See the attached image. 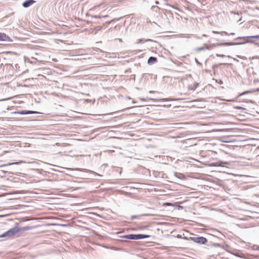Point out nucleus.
I'll return each mask as SVG.
<instances>
[{"instance_id": "6ab92c4d", "label": "nucleus", "mask_w": 259, "mask_h": 259, "mask_svg": "<svg viewBox=\"0 0 259 259\" xmlns=\"http://www.w3.org/2000/svg\"><path fill=\"white\" fill-rule=\"evenodd\" d=\"M183 239L186 240L192 241V239H193V237H188L186 236H183Z\"/></svg>"}, {"instance_id": "9d476101", "label": "nucleus", "mask_w": 259, "mask_h": 259, "mask_svg": "<svg viewBox=\"0 0 259 259\" xmlns=\"http://www.w3.org/2000/svg\"><path fill=\"white\" fill-rule=\"evenodd\" d=\"M257 91H259V88L257 89H252V90L245 91V92L242 93L241 94H240L239 95V97L242 96L247 94L255 93Z\"/></svg>"}, {"instance_id": "6e6552de", "label": "nucleus", "mask_w": 259, "mask_h": 259, "mask_svg": "<svg viewBox=\"0 0 259 259\" xmlns=\"http://www.w3.org/2000/svg\"><path fill=\"white\" fill-rule=\"evenodd\" d=\"M18 114L25 115V114H37L38 113L37 111H32V110H21L18 112Z\"/></svg>"}, {"instance_id": "2eb2a0df", "label": "nucleus", "mask_w": 259, "mask_h": 259, "mask_svg": "<svg viewBox=\"0 0 259 259\" xmlns=\"http://www.w3.org/2000/svg\"><path fill=\"white\" fill-rule=\"evenodd\" d=\"M212 33H215V34H221L222 35H224V34H225V35H229L228 33L226 31L220 32V31H213Z\"/></svg>"}, {"instance_id": "2f4dec72", "label": "nucleus", "mask_w": 259, "mask_h": 259, "mask_svg": "<svg viewBox=\"0 0 259 259\" xmlns=\"http://www.w3.org/2000/svg\"><path fill=\"white\" fill-rule=\"evenodd\" d=\"M220 65H230L231 64L229 63H221Z\"/></svg>"}, {"instance_id": "1a4fd4ad", "label": "nucleus", "mask_w": 259, "mask_h": 259, "mask_svg": "<svg viewBox=\"0 0 259 259\" xmlns=\"http://www.w3.org/2000/svg\"><path fill=\"white\" fill-rule=\"evenodd\" d=\"M33 227L32 226H25V227H19V233H22L25 231L31 230L33 229Z\"/></svg>"}, {"instance_id": "c85d7f7f", "label": "nucleus", "mask_w": 259, "mask_h": 259, "mask_svg": "<svg viewBox=\"0 0 259 259\" xmlns=\"http://www.w3.org/2000/svg\"><path fill=\"white\" fill-rule=\"evenodd\" d=\"M85 22L88 24H91L92 25V20H86Z\"/></svg>"}, {"instance_id": "f257e3e1", "label": "nucleus", "mask_w": 259, "mask_h": 259, "mask_svg": "<svg viewBox=\"0 0 259 259\" xmlns=\"http://www.w3.org/2000/svg\"><path fill=\"white\" fill-rule=\"evenodd\" d=\"M121 238L130 239V240H140L143 239L145 238H147L150 237V235H146V234H127L121 236Z\"/></svg>"}, {"instance_id": "ddd939ff", "label": "nucleus", "mask_w": 259, "mask_h": 259, "mask_svg": "<svg viewBox=\"0 0 259 259\" xmlns=\"http://www.w3.org/2000/svg\"><path fill=\"white\" fill-rule=\"evenodd\" d=\"M0 238H10V237L9 235L8 231L4 232L2 234L0 235Z\"/></svg>"}, {"instance_id": "423d86ee", "label": "nucleus", "mask_w": 259, "mask_h": 259, "mask_svg": "<svg viewBox=\"0 0 259 259\" xmlns=\"http://www.w3.org/2000/svg\"><path fill=\"white\" fill-rule=\"evenodd\" d=\"M35 3V1L34 0H26L22 3V5L23 7L25 8H27L31 6V5H32L33 4H34Z\"/></svg>"}, {"instance_id": "412c9836", "label": "nucleus", "mask_w": 259, "mask_h": 259, "mask_svg": "<svg viewBox=\"0 0 259 259\" xmlns=\"http://www.w3.org/2000/svg\"><path fill=\"white\" fill-rule=\"evenodd\" d=\"M234 108L236 109L246 110L245 108L242 107H241V106H235V107H234Z\"/></svg>"}, {"instance_id": "f8f14e48", "label": "nucleus", "mask_w": 259, "mask_h": 259, "mask_svg": "<svg viewBox=\"0 0 259 259\" xmlns=\"http://www.w3.org/2000/svg\"><path fill=\"white\" fill-rule=\"evenodd\" d=\"M209 49H210L208 45H207L206 44H205L204 47L197 48L195 49V51L196 52H199V51L204 50L205 49L209 50Z\"/></svg>"}, {"instance_id": "b1692460", "label": "nucleus", "mask_w": 259, "mask_h": 259, "mask_svg": "<svg viewBox=\"0 0 259 259\" xmlns=\"http://www.w3.org/2000/svg\"><path fill=\"white\" fill-rule=\"evenodd\" d=\"M237 57L240 58V59H242L243 60H246L247 59V58L245 56H240V55H238L237 56Z\"/></svg>"}, {"instance_id": "39448f33", "label": "nucleus", "mask_w": 259, "mask_h": 259, "mask_svg": "<svg viewBox=\"0 0 259 259\" xmlns=\"http://www.w3.org/2000/svg\"><path fill=\"white\" fill-rule=\"evenodd\" d=\"M0 41L11 42L12 41V40L10 38L9 36L7 35L6 34L3 33H0Z\"/></svg>"}, {"instance_id": "a211bd4d", "label": "nucleus", "mask_w": 259, "mask_h": 259, "mask_svg": "<svg viewBox=\"0 0 259 259\" xmlns=\"http://www.w3.org/2000/svg\"><path fill=\"white\" fill-rule=\"evenodd\" d=\"M210 166H221V164L218 162H212V163H210Z\"/></svg>"}, {"instance_id": "20e7f679", "label": "nucleus", "mask_w": 259, "mask_h": 259, "mask_svg": "<svg viewBox=\"0 0 259 259\" xmlns=\"http://www.w3.org/2000/svg\"><path fill=\"white\" fill-rule=\"evenodd\" d=\"M192 241L199 244H205L207 242V239L203 236L193 237Z\"/></svg>"}, {"instance_id": "c756f323", "label": "nucleus", "mask_w": 259, "mask_h": 259, "mask_svg": "<svg viewBox=\"0 0 259 259\" xmlns=\"http://www.w3.org/2000/svg\"><path fill=\"white\" fill-rule=\"evenodd\" d=\"M92 25H93V24H97L99 23V22L96 21H93V20H92Z\"/></svg>"}, {"instance_id": "5701e85b", "label": "nucleus", "mask_w": 259, "mask_h": 259, "mask_svg": "<svg viewBox=\"0 0 259 259\" xmlns=\"http://www.w3.org/2000/svg\"><path fill=\"white\" fill-rule=\"evenodd\" d=\"M251 38L259 39V34L256 35H251Z\"/></svg>"}, {"instance_id": "393cba45", "label": "nucleus", "mask_w": 259, "mask_h": 259, "mask_svg": "<svg viewBox=\"0 0 259 259\" xmlns=\"http://www.w3.org/2000/svg\"><path fill=\"white\" fill-rule=\"evenodd\" d=\"M94 50L95 51H100L101 53H104V52L103 51L100 50V49H99L98 48H96L95 49H94Z\"/></svg>"}, {"instance_id": "58836bf2", "label": "nucleus", "mask_w": 259, "mask_h": 259, "mask_svg": "<svg viewBox=\"0 0 259 259\" xmlns=\"http://www.w3.org/2000/svg\"><path fill=\"white\" fill-rule=\"evenodd\" d=\"M195 37H196L197 39H201V37H199V36H195Z\"/></svg>"}, {"instance_id": "a19ab883", "label": "nucleus", "mask_w": 259, "mask_h": 259, "mask_svg": "<svg viewBox=\"0 0 259 259\" xmlns=\"http://www.w3.org/2000/svg\"><path fill=\"white\" fill-rule=\"evenodd\" d=\"M227 57H228L229 58H232L233 59V58L231 56H229V55L227 56Z\"/></svg>"}, {"instance_id": "f03ea898", "label": "nucleus", "mask_w": 259, "mask_h": 259, "mask_svg": "<svg viewBox=\"0 0 259 259\" xmlns=\"http://www.w3.org/2000/svg\"><path fill=\"white\" fill-rule=\"evenodd\" d=\"M251 38V36H239L235 38L236 40L242 39L243 40V42H233L234 44L233 46L235 45H240L247 43H251L256 44L255 41L254 40H250Z\"/></svg>"}, {"instance_id": "473e14b6", "label": "nucleus", "mask_w": 259, "mask_h": 259, "mask_svg": "<svg viewBox=\"0 0 259 259\" xmlns=\"http://www.w3.org/2000/svg\"><path fill=\"white\" fill-rule=\"evenodd\" d=\"M177 237L178 238H182L183 239V236L182 235H178Z\"/></svg>"}, {"instance_id": "37998d69", "label": "nucleus", "mask_w": 259, "mask_h": 259, "mask_svg": "<svg viewBox=\"0 0 259 259\" xmlns=\"http://www.w3.org/2000/svg\"><path fill=\"white\" fill-rule=\"evenodd\" d=\"M230 35H235V33H233H233H231L230 34Z\"/></svg>"}, {"instance_id": "aec40b11", "label": "nucleus", "mask_w": 259, "mask_h": 259, "mask_svg": "<svg viewBox=\"0 0 259 259\" xmlns=\"http://www.w3.org/2000/svg\"><path fill=\"white\" fill-rule=\"evenodd\" d=\"M151 9L153 11H157V10H160V8L157 7V6H152L151 7Z\"/></svg>"}, {"instance_id": "a18cd8bd", "label": "nucleus", "mask_w": 259, "mask_h": 259, "mask_svg": "<svg viewBox=\"0 0 259 259\" xmlns=\"http://www.w3.org/2000/svg\"><path fill=\"white\" fill-rule=\"evenodd\" d=\"M76 170H81L80 169H79V168H77V169H76Z\"/></svg>"}, {"instance_id": "72a5a7b5", "label": "nucleus", "mask_w": 259, "mask_h": 259, "mask_svg": "<svg viewBox=\"0 0 259 259\" xmlns=\"http://www.w3.org/2000/svg\"><path fill=\"white\" fill-rule=\"evenodd\" d=\"M213 245L214 246L217 247V246H219V244H218V243H213Z\"/></svg>"}, {"instance_id": "ea45409f", "label": "nucleus", "mask_w": 259, "mask_h": 259, "mask_svg": "<svg viewBox=\"0 0 259 259\" xmlns=\"http://www.w3.org/2000/svg\"><path fill=\"white\" fill-rule=\"evenodd\" d=\"M155 4L158 5V4H159V2H158V1H155Z\"/></svg>"}, {"instance_id": "de8ad7c7", "label": "nucleus", "mask_w": 259, "mask_h": 259, "mask_svg": "<svg viewBox=\"0 0 259 259\" xmlns=\"http://www.w3.org/2000/svg\"><path fill=\"white\" fill-rule=\"evenodd\" d=\"M254 38H250V40H254Z\"/></svg>"}, {"instance_id": "49530a36", "label": "nucleus", "mask_w": 259, "mask_h": 259, "mask_svg": "<svg viewBox=\"0 0 259 259\" xmlns=\"http://www.w3.org/2000/svg\"><path fill=\"white\" fill-rule=\"evenodd\" d=\"M241 21V19H240L238 21V22H239V21Z\"/></svg>"}, {"instance_id": "c9c22d12", "label": "nucleus", "mask_w": 259, "mask_h": 259, "mask_svg": "<svg viewBox=\"0 0 259 259\" xmlns=\"http://www.w3.org/2000/svg\"><path fill=\"white\" fill-rule=\"evenodd\" d=\"M219 84H223V81H222V80H221L219 82Z\"/></svg>"}, {"instance_id": "e433bc0d", "label": "nucleus", "mask_w": 259, "mask_h": 259, "mask_svg": "<svg viewBox=\"0 0 259 259\" xmlns=\"http://www.w3.org/2000/svg\"><path fill=\"white\" fill-rule=\"evenodd\" d=\"M206 34H203V35H202V36H201V38L203 37H206Z\"/></svg>"}, {"instance_id": "a878e982", "label": "nucleus", "mask_w": 259, "mask_h": 259, "mask_svg": "<svg viewBox=\"0 0 259 259\" xmlns=\"http://www.w3.org/2000/svg\"><path fill=\"white\" fill-rule=\"evenodd\" d=\"M144 42V39L142 38L139 39L137 41V44L143 43Z\"/></svg>"}, {"instance_id": "0eeeda50", "label": "nucleus", "mask_w": 259, "mask_h": 259, "mask_svg": "<svg viewBox=\"0 0 259 259\" xmlns=\"http://www.w3.org/2000/svg\"><path fill=\"white\" fill-rule=\"evenodd\" d=\"M234 44L233 42H217L213 44H212L211 46L213 47H218V46H233Z\"/></svg>"}, {"instance_id": "9b49d317", "label": "nucleus", "mask_w": 259, "mask_h": 259, "mask_svg": "<svg viewBox=\"0 0 259 259\" xmlns=\"http://www.w3.org/2000/svg\"><path fill=\"white\" fill-rule=\"evenodd\" d=\"M157 61V58H156L155 57L151 56L148 58L147 63L149 65H152V64H154L155 63H156Z\"/></svg>"}, {"instance_id": "dca6fc26", "label": "nucleus", "mask_w": 259, "mask_h": 259, "mask_svg": "<svg viewBox=\"0 0 259 259\" xmlns=\"http://www.w3.org/2000/svg\"><path fill=\"white\" fill-rule=\"evenodd\" d=\"M174 176L175 177H176L177 178L179 179H181L183 177V175L180 173L178 174L177 172H175Z\"/></svg>"}, {"instance_id": "7c9ffc66", "label": "nucleus", "mask_w": 259, "mask_h": 259, "mask_svg": "<svg viewBox=\"0 0 259 259\" xmlns=\"http://www.w3.org/2000/svg\"><path fill=\"white\" fill-rule=\"evenodd\" d=\"M182 100L181 99H170L169 100V101H178V100Z\"/></svg>"}, {"instance_id": "4be33fe9", "label": "nucleus", "mask_w": 259, "mask_h": 259, "mask_svg": "<svg viewBox=\"0 0 259 259\" xmlns=\"http://www.w3.org/2000/svg\"><path fill=\"white\" fill-rule=\"evenodd\" d=\"M195 61L197 65H199V66H202V63H200V62H199L198 61V60H197L196 58H195Z\"/></svg>"}, {"instance_id": "09e8293b", "label": "nucleus", "mask_w": 259, "mask_h": 259, "mask_svg": "<svg viewBox=\"0 0 259 259\" xmlns=\"http://www.w3.org/2000/svg\"><path fill=\"white\" fill-rule=\"evenodd\" d=\"M143 215L145 216V215H148V214H143Z\"/></svg>"}, {"instance_id": "f3484780", "label": "nucleus", "mask_w": 259, "mask_h": 259, "mask_svg": "<svg viewBox=\"0 0 259 259\" xmlns=\"http://www.w3.org/2000/svg\"><path fill=\"white\" fill-rule=\"evenodd\" d=\"M102 26L96 27L94 28V30L93 31V32L95 31V34H96L98 32V31H100L102 29Z\"/></svg>"}, {"instance_id": "bb28decb", "label": "nucleus", "mask_w": 259, "mask_h": 259, "mask_svg": "<svg viewBox=\"0 0 259 259\" xmlns=\"http://www.w3.org/2000/svg\"><path fill=\"white\" fill-rule=\"evenodd\" d=\"M216 56H217V57H222V58H223V57H226V56H225V55H223V54H217Z\"/></svg>"}, {"instance_id": "4468645a", "label": "nucleus", "mask_w": 259, "mask_h": 259, "mask_svg": "<svg viewBox=\"0 0 259 259\" xmlns=\"http://www.w3.org/2000/svg\"><path fill=\"white\" fill-rule=\"evenodd\" d=\"M198 85L199 83L195 82L193 84L190 85V89L191 90H195L198 87Z\"/></svg>"}, {"instance_id": "4c0bfd02", "label": "nucleus", "mask_w": 259, "mask_h": 259, "mask_svg": "<svg viewBox=\"0 0 259 259\" xmlns=\"http://www.w3.org/2000/svg\"><path fill=\"white\" fill-rule=\"evenodd\" d=\"M233 59L237 62H239V60L235 58H233Z\"/></svg>"}, {"instance_id": "cd10ccee", "label": "nucleus", "mask_w": 259, "mask_h": 259, "mask_svg": "<svg viewBox=\"0 0 259 259\" xmlns=\"http://www.w3.org/2000/svg\"><path fill=\"white\" fill-rule=\"evenodd\" d=\"M138 215H132V216H131V220H134L135 219L137 218H138Z\"/></svg>"}, {"instance_id": "79ce46f5", "label": "nucleus", "mask_w": 259, "mask_h": 259, "mask_svg": "<svg viewBox=\"0 0 259 259\" xmlns=\"http://www.w3.org/2000/svg\"><path fill=\"white\" fill-rule=\"evenodd\" d=\"M235 255L237 256H239V254H237V253H234V254Z\"/></svg>"}, {"instance_id": "c03bdc74", "label": "nucleus", "mask_w": 259, "mask_h": 259, "mask_svg": "<svg viewBox=\"0 0 259 259\" xmlns=\"http://www.w3.org/2000/svg\"><path fill=\"white\" fill-rule=\"evenodd\" d=\"M97 176H99V177H102V175H100L99 174H97Z\"/></svg>"}, {"instance_id": "7ed1b4c3", "label": "nucleus", "mask_w": 259, "mask_h": 259, "mask_svg": "<svg viewBox=\"0 0 259 259\" xmlns=\"http://www.w3.org/2000/svg\"><path fill=\"white\" fill-rule=\"evenodd\" d=\"M19 223H17L15 224V226L13 228H11L9 230H8V233H9V235L10 238L15 236L17 234L19 233Z\"/></svg>"}, {"instance_id": "f704fd0d", "label": "nucleus", "mask_w": 259, "mask_h": 259, "mask_svg": "<svg viewBox=\"0 0 259 259\" xmlns=\"http://www.w3.org/2000/svg\"><path fill=\"white\" fill-rule=\"evenodd\" d=\"M92 18H98V16H92L91 17Z\"/></svg>"}]
</instances>
